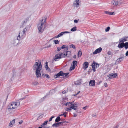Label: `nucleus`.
Listing matches in <instances>:
<instances>
[{"label":"nucleus","instance_id":"nucleus-1","mask_svg":"<svg viewBox=\"0 0 128 128\" xmlns=\"http://www.w3.org/2000/svg\"><path fill=\"white\" fill-rule=\"evenodd\" d=\"M35 64L33 65L32 68L34 70H36V75L37 78H39L41 76V74L40 73L42 66L41 62L39 60H38V62H35Z\"/></svg>","mask_w":128,"mask_h":128},{"label":"nucleus","instance_id":"nucleus-2","mask_svg":"<svg viewBox=\"0 0 128 128\" xmlns=\"http://www.w3.org/2000/svg\"><path fill=\"white\" fill-rule=\"evenodd\" d=\"M46 19V18L44 19V21L43 19H42V21L40 22L38 25V32H42L44 30V24L45 23Z\"/></svg>","mask_w":128,"mask_h":128},{"label":"nucleus","instance_id":"nucleus-3","mask_svg":"<svg viewBox=\"0 0 128 128\" xmlns=\"http://www.w3.org/2000/svg\"><path fill=\"white\" fill-rule=\"evenodd\" d=\"M65 52V51L64 50L63 53L61 52V53L56 54L55 56V58L54 59V60L56 61H57L59 59L66 57L67 54H66Z\"/></svg>","mask_w":128,"mask_h":128},{"label":"nucleus","instance_id":"nucleus-4","mask_svg":"<svg viewBox=\"0 0 128 128\" xmlns=\"http://www.w3.org/2000/svg\"><path fill=\"white\" fill-rule=\"evenodd\" d=\"M20 104V103L18 102H12L9 104L8 107V108L10 109H13L16 108Z\"/></svg>","mask_w":128,"mask_h":128},{"label":"nucleus","instance_id":"nucleus-5","mask_svg":"<svg viewBox=\"0 0 128 128\" xmlns=\"http://www.w3.org/2000/svg\"><path fill=\"white\" fill-rule=\"evenodd\" d=\"M92 70L94 72L96 71V70L95 68H97L99 66V64H98L96 63L95 61H93L92 63Z\"/></svg>","mask_w":128,"mask_h":128},{"label":"nucleus","instance_id":"nucleus-6","mask_svg":"<svg viewBox=\"0 0 128 128\" xmlns=\"http://www.w3.org/2000/svg\"><path fill=\"white\" fill-rule=\"evenodd\" d=\"M26 35L22 32H20L16 38L18 41L24 38Z\"/></svg>","mask_w":128,"mask_h":128},{"label":"nucleus","instance_id":"nucleus-7","mask_svg":"<svg viewBox=\"0 0 128 128\" xmlns=\"http://www.w3.org/2000/svg\"><path fill=\"white\" fill-rule=\"evenodd\" d=\"M66 123V121L62 122L57 123H55L53 124L52 126L54 127H58L60 126V124H61L62 125L64 123Z\"/></svg>","mask_w":128,"mask_h":128},{"label":"nucleus","instance_id":"nucleus-8","mask_svg":"<svg viewBox=\"0 0 128 128\" xmlns=\"http://www.w3.org/2000/svg\"><path fill=\"white\" fill-rule=\"evenodd\" d=\"M63 72L61 71L56 74H55L54 76V78H56L59 77L60 76H63Z\"/></svg>","mask_w":128,"mask_h":128},{"label":"nucleus","instance_id":"nucleus-9","mask_svg":"<svg viewBox=\"0 0 128 128\" xmlns=\"http://www.w3.org/2000/svg\"><path fill=\"white\" fill-rule=\"evenodd\" d=\"M19 41L17 39H14L11 41V43L13 44L14 46H16L18 45Z\"/></svg>","mask_w":128,"mask_h":128},{"label":"nucleus","instance_id":"nucleus-10","mask_svg":"<svg viewBox=\"0 0 128 128\" xmlns=\"http://www.w3.org/2000/svg\"><path fill=\"white\" fill-rule=\"evenodd\" d=\"M102 50V48H101L100 47L99 48L96 49L94 52V54H96L97 53L100 52Z\"/></svg>","mask_w":128,"mask_h":128},{"label":"nucleus","instance_id":"nucleus-11","mask_svg":"<svg viewBox=\"0 0 128 128\" xmlns=\"http://www.w3.org/2000/svg\"><path fill=\"white\" fill-rule=\"evenodd\" d=\"M73 5L74 6L78 7L79 6V0H76L73 3Z\"/></svg>","mask_w":128,"mask_h":128},{"label":"nucleus","instance_id":"nucleus-12","mask_svg":"<svg viewBox=\"0 0 128 128\" xmlns=\"http://www.w3.org/2000/svg\"><path fill=\"white\" fill-rule=\"evenodd\" d=\"M124 58L123 57H121L120 58L118 59L116 61V64H118L120 62H121L123 60Z\"/></svg>","mask_w":128,"mask_h":128},{"label":"nucleus","instance_id":"nucleus-13","mask_svg":"<svg viewBox=\"0 0 128 128\" xmlns=\"http://www.w3.org/2000/svg\"><path fill=\"white\" fill-rule=\"evenodd\" d=\"M117 76V74L116 73L114 74H112L108 75V76L110 78H115Z\"/></svg>","mask_w":128,"mask_h":128},{"label":"nucleus","instance_id":"nucleus-14","mask_svg":"<svg viewBox=\"0 0 128 128\" xmlns=\"http://www.w3.org/2000/svg\"><path fill=\"white\" fill-rule=\"evenodd\" d=\"M88 63L87 62H85L83 64L84 69L85 70L88 67Z\"/></svg>","mask_w":128,"mask_h":128},{"label":"nucleus","instance_id":"nucleus-15","mask_svg":"<svg viewBox=\"0 0 128 128\" xmlns=\"http://www.w3.org/2000/svg\"><path fill=\"white\" fill-rule=\"evenodd\" d=\"M95 81L94 80H90L89 82V84L90 85L92 86H95Z\"/></svg>","mask_w":128,"mask_h":128},{"label":"nucleus","instance_id":"nucleus-16","mask_svg":"<svg viewBox=\"0 0 128 128\" xmlns=\"http://www.w3.org/2000/svg\"><path fill=\"white\" fill-rule=\"evenodd\" d=\"M124 42H122L120 43H119L118 46L119 48H121L124 47Z\"/></svg>","mask_w":128,"mask_h":128},{"label":"nucleus","instance_id":"nucleus-17","mask_svg":"<svg viewBox=\"0 0 128 128\" xmlns=\"http://www.w3.org/2000/svg\"><path fill=\"white\" fill-rule=\"evenodd\" d=\"M73 102H67L66 103H65L64 104V105H65L66 106H71L72 103H73Z\"/></svg>","mask_w":128,"mask_h":128},{"label":"nucleus","instance_id":"nucleus-18","mask_svg":"<svg viewBox=\"0 0 128 128\" xmlns=\"http://www.w3.org/2000/svg\"><path fill=\"white\" fill-rule=\"evenodd\" d=\"M128 38V37H125L124 39H120L119 40L120 42H124L127 41V39Z\"/></svg>","mask_w":128,"mask_h":128},{"label":"nucleus","instance_id":"nucleus-19","mask_svg":"<svg viewBox=\"0 0 128 128\" xmlns=\"http://www.w3.org/2000/svg\"><path fill=\"white\" fill-rule=\"evenodd\" d=\"M15 122V119H14L12 121L10 122V123L9 124V126H10L11 127H12L13 125V124H14Z\"/></svg>","mask_w":128,"mask_h":128},{"label":"nucleus","instance_id":"nucleus-20","mask_svg":"<svg viewBox=\"0 0 128 128\" xmlns=\"http://www.w3.org/2000/svg\"><path fill=\"white\" fill-rule=\"evenodd\" d=\"M48 62H46L45 63V68H46V70H48V71H50V69L48 67Z\"/></svg>","mask_w":128,"mask_h":128},{"label":"nucleus","instance_id":"nucleus-21","mask_svg":"<svg viewBox=\"0 0 128 128\" xmlns=\"http://www.w3.org/2000/svg\"><path fill=\"white\" fill-rule=\"evenodd\" d=\"M75 106H74V105L72 104L69 107L75 110H76L77 109V108L76 107H75Z\"/></svg>","mask_w":128,"mask_h":128},{"label":"nucleus","instance_id":"nucleus-22","mask_svg":"<svg viewBox=\"0 0 128 128\" xmlns=\"http://www.w3.org/2000/svg\"><path fill=\"white\" fill-rule=\"evenodd\" d=\"M61 118L60 117V116H58L56 118L55 120V122H58L59 121H60Z\"/></svg>","mask_w":128,"mask_h":128},{"label":"nucleus","instance_id":"nucleus-23","mask_svg":"<svg viewBox=\"0 0 128 128\" xmlns=\"http://www.w3.org/2000/svg\"><path fill=\"white\" fill-rule=\"evenodd\" d=\"M105 13L106 14L109 15H112L114 14V12H110L108 11H106L105 12Z\"/></svg>","mask_w":128,"mask_h":128},{"label":"nucleus","instance_id":"nucleus-24","mask_svg":"<svg viewBox=\"0 0 128 128\" xmlns=\"http://www.w3.org/2000/svg\"><path fill=\"white\" fill-rule=\"evenodd\" d=\"M77 63L78 62L76 60L72 62V66L75 67L76 66Z\"/></svg>","mask_w":128,"mask_h":128},{"label":"nucleus","instance_id":"nucleus-25","mask_svg":"<svg viewBox=\"0 0 128 128\" xmlns=\"http://www.w3.org/2000/svg\"><path fill=\"white\" fill-rule=\"evenodd\" d=\"M42 76H43V78L46 77L47 78H50V76L49 75H48V74H43L42 75Z\"/></svg>","mask_w":128,"mask_h":128},{"label":"nucleus","instance_id":"nucleus-26","mask_svg":"<svg viewBox=\"0 0 128 128\" xmlns=\"http://www.w3.org/2000/svg\"><path fill=\"white\" fill-rule=\"evenodd\" d=\"M74 84L76 85H80L81 84V82L80 80H78L75 82Z\"/></svg>","mask_w":128,"mask_h":128},{"label":"nucleus","instance_id":"nucleus-27","mask_svg":"<svg viewBox=\"0 0 128 128\" xmlns=\"http://www.w3.org/2000/svg\"><path fill=\"white\" fill-rule=\"evenodd\" d=\"M48 122V121L44 122L43 124H41L40 126L42 127H44L45 125H46L47 124Z\"/></svg>","mask_w":128,"mask_h":128},{"label":"nucleus","instance_id":"nucleus-28","mask_svg":"<svg viewBox=\"0 0 128 128\" xmlns=\"http://www.w3.org/2000/svg\"><path fill=\"white\" fill-rule=\"evenodd\" d=\"M124 47L126 49H127L128 48V42H126L125 43H124Z\"/></svg>","mask_w":128,"mask_h":128},{"label":"nucleus","instance_id":"nucleus-29","mask_svg":"<svg viewBox=\"0 0 128 128\" xmlns=\"http://www.w3.org/2000/svg\"><path fill=\"white\" fill-rule=\"evenodd\" d=\"M32 84L36 86L37 85H38L39 83L38 82L36 81L33 82L32 83Z\"/></svg>","mask_w":128,"mask_h":128},{"label":"nucleus","instance_id":"nucleus-30","mask_svg":"<svg viewBox=\"0 0 128 128\" xmlns=\"http://www.w3.org/2000/svg\"><path fill=\"white\" fill-rule=\"evenodd\" d=\"M76 30V27L75 26L73 27L72 28H71L70 30L72 32L75 31Z\"/></svg>","mask_w":128,"mask_h":128},{"label":"nucleus","instance_id":"nucleus-31","mask_svg":"<svg viewBox=\"0 0 128 128\" xmlns=\"http://www.w3.org/2000/svg\"><path fill=\"white\" fill-rule=\"evenodd\" d=\"M82 53L81 51L79 50L78 51V58L80 57L82 55Z\"/></svg>","mask_w":128,"mask_h":128},{"label":"nucleus","instance_id":"nucleus-32","mask_svg":"<svg viewBox=\"0 0 128 128\" xmlns=\"http://www.w3.org/2000/svg\"><path fill=\"white\" fill-rule=\"evenodd\" d=\"M65 52H66V54H67V56H69L71 52H70L66 51Z\"/></svg>","mask_w":128,"mask_h":128},{"label":"nucleus","instance_id":"nucleus-33","mask_svg":"<svg viewBox=\"0 0 128 128\" xmlns=\"http://www.w3.org/2000/svg\"><path fill=\"white\" fill-rule=\"evenodd\" d=\"M28 20V19H26L24 20V21L23 22L22 24L23 25H24L26 24V22Z\"/></svg>","mask_w":128,"mask_h":128},{"label":"nucleus","instance_id":"nucleus-34","mask_svg":"<svg viewBox=\"0 0 128 128\" xmlns=\"http://www.w3.org/2000/svg\"><path fill=\"white\" fill-rule=\"evenodd\" d=\"M54 42L56 44H57L59 43L60 41L58 40H54Z\"/></svg>","mask_w":128,"mask_h":128},{"label":"nucleus","instance_id":"nucleus-35","mask_svg":"<svg viewBox=\"0 0 128 128\" xmlns=\"http://www.w3.org/2000/svg\"><path fill=\"white\" fill-rule=\"evenodd\" d=\"M72 104L74 105V106H75V107H76L77 108L78 106V102H76L74 104L73 103H72Z\"/></svg>","mask_w":128,"mask_h":128},{"label":"nucleus","instance_id":"nucleus-36","mask_svg":"<svg viewBox=\"0 0 128 128\" xmlns=\"http://www.w3.org/2000/svg\"><path fill=\"white\" fill-rule=\"evenodd\" d=\"M26 30H27L26 28H25L23 30L22 32L23 33V34H25L26 35Z\"/></svg>","mask_w":128,"mask_h":128},{"label":"nucleus","instance_id":"nucleus-37","mask_svg":"<svg viewBox=\"0 0 128 128\" xmlns=\"http://www.w3.org/2000/svg\"><path fill=\"white\" fill-rule=\"evenodd\" d=\"M70 48H73L74 49H75L76 48V47L74 45H73V44H72L70 46Z\"/></svg>","mask_w":128,"mask_h":128},{"label":"nucleus","instance_id":"nucleus-38","mask_svg":"<svg viewBox=\"0 0 128 128\" xmlns=\"http://www.w3.org/2000/svg\"><path fill=\"white\" fill-rule=\"evenodd\" d=\"M63 35V33L62 32H61L58 35V37L59 36V37L62 36Z\"/></svg>","mask_w":128,"mask_h":128},{"label":"nucleus","instance_id":"nucleus-39","mask_svg":"<svg viewBox=\"0 0 128 128\" xmlns=\"http://www.w3.org/2000/svg\"><path fill=\"white\" fill-rule=\"evenodd\" d=\"M67 88V89L66 90H64V91H63L62 92V93L63 94H65L67 92H68V88Z\"/></svg>","mask_w":128,"mask_h":128},{"label":"nucleus","instance_id":"nucleus-40","mask_svg":"<svg viewBox=\"0 0 128 128\" xmlns=\"http://www.w3.org/2000/svg\"><path fill=\"white\" fill-rule=\"evenodd\" d=\"M66 111L70 112L71 110V109H70V108H66Z\"/></svg>","mask_w":128,"mask_h":128},{"label":"nucleus","instance_id":"nucleus-41","mask_svg":"<svg viewBox=\"0 0 128 128\" xmlns=\"http://www.w3.org/2000/svg\"><path fill=\"white\" fill-rule=\"evenodd\" d=\"M69 74V73H64L63 72V74L62 75H63V76H66L68 75Z\"/></svg>","mask_w":128,"mask_h":128},{"label":"nucleus","instance_id":"nucleus-42","mask_svg":"<svg viewBox=\"0 0 128 128\" xmlns=\"http://www.w3.org/2000/svg\"><path fill=\"white\" fill-rule=\"evenodd\" d=\"M75 68V67L73 66H71L70 68V70H73Z\"/></svg>","mask_w":128,"mask_h":128},{"label":"nucleus","instance_id":"nucleus-43","mask_svg":"<svg viewBox=\"0 0 128 128\" xmlns=\"http://www.w3.org/2000/svg\"><path fill=\"white\" fill-rule=\"evenodd\" d=\"M110 29V28L109 27H108L105 29V31L106 32H108V31Z\"/></svg>","mask_w":128,"mask_h":128},{"label":"nucleus","instance_id":"nucleus-44","mask_svg":"<svg viewBox=\"0 0 128 128\" xmlns=\"http://www.w3.org/2000/svg\"><path fill=\"white\" fill-rule=\"evenodd\" d=\"M114 2H115V6H116L118 4V2L117 1L114 0Z\"/></svg>","mask_w":128,"mask_h":128},{"label":"nucleus","instance_id":"nucleus-45","mask_svg":"<svg viewBox=\"0 0 128 128\" xmlns=\"http://www.w3.org/2000/svg\"><path fill=\"white\" fill-rule=\"evenodd\" d=\"M61 48H60L59 47H58L57 49V51L58 52H59L61 50Z\"/></svg>","mask_w":128,"mask_h":128},{"label":"nucleus","instance_id":"nucleus-46","mask_svg":"<svg viewBox=\"0 0 128 128\" xmlns=\"http://www.w3.org/2000/svg\"><path fill=\"white\" fill-rule=\"evenodd\" d=\"M115 2H114V0L112 1L111 3V4L112 5H114V6H115Z\"/></svg>","mask_w":128,"mask_h":128},{"label":"nucleus","instance_id":"nucleus-47","mask_svg":"<svg viewBox=\"0 0 128 128\" xmlns=\"http://www.w3.org/2000/svg\"><path fill=\"white\" fill-rule=\"evenodd\" d=\"M60 116H64V117H66V116L65 114L64 113H63L61 115H60Z\"/></svg>","mask_w":128,"mask_h":128},{"label":"nucleus","instance_id":"nucleus-48","mask_svg":"<svg viewBox=\"0 0 128 128\" xmlns=\"http://www.w3.org/2000/svg\"><path fill=\"white\" fill-rule=\"evenodd\" d=\"M66 47V46L64 45H63L62 46V47L61 48V49H64V48H65Z\"/></svg>","mask_w":128,"mask_h":128},{"label":"nucleus","instance_id":"nucleus-49","mask_svg":"<svg viewBox=\"0 0 128 128\" xmlns=\"http://www.w3.org/2000/svg\"><path fill=\"white\" fill-rule=\"evenodd\" d=\"M62 32L63 33V34H64L65 33H68L70 32H67V31L63 32Z\"/></svg>","mask_w":128,"mask_h":128},{"label":"nucleus","instance_id":"nucleus-50","mask_svg":"<svg viewBox=\"0 0 128 128\" xmlns=\"http://www.w3.org/2000/svg\"><path fill=\"white\" fill-rule=\"evenodd\" d=\"M112 52L110 51H108V55H110L111 54Z\"/></svg>","mask_w":128,"mask_h":128},{"label":"nucleus","instance_id":"nucleus-51","mask_svg":"<svg viewBox=\"0 0 128 128\" xmlns=\"http://www.w3.org/2000/svg\"><path fill=\"white\" fill-rule=\"evenodd\" d=\"M74 22L75 23H77L78 22V20H74Z\"/></svg>","mask_w":128,"mask_h":128},{"label":"nucleus","instance_id":"nucleus-52","mask_svg":"<svg viewBox=\"0 0 128 128\" xmlns=\"http://www.w3.org/2000/svg\"><path fill=\"white\" fill-rule=\"evenodd\" d=\"M104 86H105L106 87L107 86L108 84L106 83H105L104 84Z\"/></svg>","mask_w":128,"mask_h":128},{"label":"nucleus","instance_id":"nucleus-53","mask_svg":"<svg viewBox=\"0 0 128 128\" xmlns=\"http://www.w3.org/2000/svg\"><path fill=\"white\" fill-rule=\"evenodd\" d=\"M42 128H50L49 127L46 126H44L42 127Z\"/></svg>","mask_w":128,"mask_h":128},{"label":"nucleus","instance_id":"nucleus-54","mask_svg":"<svg viewBox=\"0 0 128 128\" xmlns=\"http://www.w3.org/2000/svg\"><path fill=\"white\" fill-rule=\"evenodd\" d=\"M126 56H128V50L126 52Z\"/></svg>","mask_w":128,"mask_h":128},{"label":"nucleus","instance_id":"nucleus-55","mask_svg":"<svg viewBox=\"0 0 128 128\" xmlns=\"http://www.w3.org/2000/svg\"><path fill=\"white\" fill-rule=\"evenodd\" d=\"M65 103V102H64V100H63V101H62V104L63 105H64V103Z\"/></svg>","mask_w":128,"mask_h":128},{"label":"nucleus","instance_id":"nucleus-56","mask_svg":"<svg viewBox=\"0 0 128 128\" xmlns=\"http://www.w3.org/2000/svg\"><path fill=\"white\" fill-rule=\"evenodd\" d=\"M23 121L22 120H21L20 121V122H19V123L20 124H21L23 122Z\"/></svg>","mask_w":128,"mask_h":128},{"label":"nucleus","instance_id":"nucleus-57","mask_svg":"<svg viewBox=\"0 0 128 128\" xmlns=\"http://www.w3.org/2000/svg\"><path fill=\"white\" fill-rule=\"evenodd\" d=\"M87 106H85V107H83L82 108L84 110H85L86 109V108H87Z\"/></svg>","mask_w":128,"mask_h":128},{"label":"nucleus","instance_id":"nucleus-58","mask_svg":"<svg viewBox=\"0 0 128 128\" xmlns=\"http://www.w3.org/2000/svg\"><path fill=\"white\" fill-rule=\"evenodd\" d=\"M92 117H94L95 116H96V115H95L94 114H92Z\"/></svg>","mask_w":128,"mask_h":128},{"label":"nucleus","instance_id":"nucleus-59","mask_svg":"<svg viewBox=\"0 0 128 128\" xmlns=\"http://www.w3.org/2000/svg\"><path fill=\"white\" fill-rule=\"evenodd\" d=\"M76 56L75 54L73 56V58H76Z\"/></svg>","mask_w":128,"mask_h":128},{"label":"nucleus","instance_id":"nucleus-60","mask_svg":"<svg viewBox=\"0 0 128 128\" xmlns=\"http://www.w3.org/2000/svg\"><path fill=\"white\" fill-rule=\"evenodd\" d=\"M52 119L51 118H50V119H49V122H50L52 120Z\"/></svg>","mask_w":128,"mask_h":128},{"label":"nucleus","instance_id":"nucleus-61","mask_svg":"<svg viewBox=\"0 0 128 128\" xmlns=\"http://www.w3.org/2000/svg\"><path fill=\"white\" fill-rule=\"evenodd\" d=\"M50 46H47L46 47V46L45 47V48H48L49 47H50Z\"/></svg>","mask_w":128,"mask_h":128},{"label":"nucleus","instance_id":"nucleus-62","mask_svg":"<svg viewBox=\"0 0 128 128\" xmlns=\"http://www.w3.org/2000/svg\"><path fill=\"white\" fill-rule=\"evenodd\" d=\"M74 114V117H76L77 116V115L76 114Z\"/></svg>","mask_w":128,"mask_h":128},{"label":"nucleus","instance_id":"nucleus-63","mask_svg":"<svg viewBox=\"0 0 128 128\" xmlns=\"http://www.w3.org/2000/svg\"><path fill=\"white\" fill-rule=\"evenodd\" d=\"M58 36V35L57 36H55V37H54V38H59V36Z\"/></svg>","mask_w":128,"mask_h":128},{"label":"nucleus","instance_id":"nucleus-64","mask_svg":"<svg viewBox=\"0 0 128 128\" xmlns=\"http://www.w3.org/2000/svg\"><path fill=\"white\" fill-rule=\"evenodd\" d=\"M66 48V50H68V47H66L65 48Z\"/></svg>","mask_w":128,"mask_h":128}]
</instances>
